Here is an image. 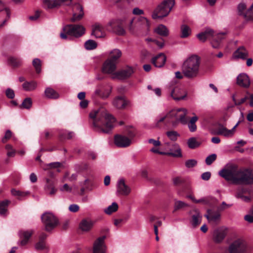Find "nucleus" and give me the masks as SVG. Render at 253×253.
<instances>
[{
  "label": "nucleus",
  "instance_id": "obj_3",
  "mask_svg": "<svg viewBox=\"0 0 253 253\" xmlns=\"http://www.w3.org/2000/svg\"><path fill=\"white\" fill-rule=\"evenodd\" d=\"M73 0H43L44 6L48 9L58 8L62 6L72 5L73 16L70 19L72 22L81 20L84 15L83 6L78 3L72 4Z\"/></svg>",
  "mask_w": 253,
  "mask_h": 253
},
{
  "label": "nucleus",
  "instance_id": "obj_43",
  "mask_svg": "<svg viewBox=\"0 0 253 253\" xmlns=\"http://www.w3.org/2000/svg\"><path fill=\"white\" fill-rule=\"evenodd\" d=\"M9 64L14 67H17L22 65V60L21 59L15 57H11L9 59Z\"/></svg>",
  "mask_w": 253,
  "mask_h": 253
},
{
  "label": "nucleus",
  "instance_id": "obj_29",
  "mask_svg": "<svg viewBox=\"0 0 253 253\" xmlns=\"http://www.w3.org/2000/svg\"><path fill=\"white\" fill-rule=\"evenodd\" d=\"M226 233L224 230L218 229L214 232L213 240L216 243L221 242L225 238Z\"/></svg>",
  "mask_w": 253,
  "mask_h": 253
},
{
  "label": "nucleus",
  "instance_id": "obj_34",
  "mask_svg": "<svg viewBox=\"0 0 253 253\" xmlns=\"http://www.w3.org/2000/svg\"><path fill=\"white\" fill-rule=\"evenodd\" d=\"M156 33L162 36H167L169 35V30L164 25H159L155 30Z\"/></svg>",
  "mask_w": 253,
  "mask_h": 253
},
{
  "label": "nucleus",
  "instance_id": "obj_58",
  "mask_svg": "<svg viewBox=\"0 0 253 253\" xmlns=\"http://www.w3.org/2000/svg\"><path fill=\"white\" fill-rule=\"evenodd\" d=\"M80 207L77 204H72L69 207V210L72 212H76L79 210Z\"/></svg>",
  "mask_w": 253,
  "mask_h": 253
},
{
  "label": "nucleus",
  "instance_id": "obj_21",
  "mask_svg": "<svg viewBox=\"0 0 253 253\" xmlns=\"http://www.w3.org/2000/svg\"><path fill=\"white\" fill-rule=\"evenodd\" d=\"M248 51L245 47L240 46L233 53L232 58L234 59H241L244 60L248 56Z\"/></svg>",
  "mask_w": 253,
  "mask_h": 253
},
{
  "label": "nucleus",
  "instance_id": "obj_52",
  "mask_svg": "<svg viewBox=\"0 0 253 253\" xmlns=\"http://www.w3.org/2000/svg\"><path fill=\"white\" fill-rule=\"evenodd\" d=\"M5 149L7 150V155L9 157H13L15 154V151L12 148V146L10 144H7L5 146Z\"/></svg>",
  "mask_w": 253,
  "mask_h": 253
},
{
  "label": "nucleus",
  "instance_id": "obj_46",
  "mask_svg": "<svg viewBox=\"0 0 253 253\" xmlns=\"http://www.w3.org/2000/svg\"><path fill=\"white\" fill-rule=\"evenodd\" d=\"M10 201L5 200L0 202V214L3 215L6 211V208Z\"/></svg>",
  "mask_w": 253,
  "mask_h": 253
},
{
  "label": "nucleus",
  "instance_id": "obj_50",
  "mask_svg": "<svg viewBox=\"0 0 253 253\" xmlns=\"http://www.w3.org/2000/svg\"><path fill=\"white\" fill-rule=\"evenodd\" d=\"M32 104V101L31 98H26L23 101L22 104H21V107H23V108L25 109H30Z\"/></svg>",
  "mask_w": 253,
  "mask_h": 253
},
{
  "label": "nucleus",
  "instance_id": "obj_17",
  "mask_svg": "<svg viewBox=\"0 0 253 253\" xmlns=\"http://www.w3.org/2000/svg\"><path fill=\"white\" fill-rule=\"evenodd\" d=\"M252 10H253V4L248 10L246 9V5L245 3H241L238 6V14L242 16L246 20H248L252 17L251 15Z\"/></svg>",
  "mask_w": 253,
  "mask_h": 253
},
{
  "label": "nucleus",
  "instance_id": "obj_9",
  "mask_svg": "<svg viewBox=\"0 0 253 253\" xmlns=\"http://www.w3.org/2000/svg\"><path fill=\"white\" fill-rule=\"evenodd\" d=\"M228 251L229 253H250L247 243L241 238L235 240L231 244Z\"/></svg>",
  "mask_w": 253,
  "mask_h": 253
},
{
  "label": "nucleus",
  "instance_id": "obj_5",
  "mask_svg": "<svg viewBox=\"0 0 253 253\" xmlns=\"http://www.w3.org/2000/svg\"><path fill=\"white\" fill-rule=\"evenodd\" d=\"M187 110L184 108H174L168 113L169 122L173 126H176L178 123L186 125L187 123V119L186 116Z\"/></svg>",
  "mask_w": 253,
  "mask_h": 253
},
{
  "label": "nucleus",
  "instance_id": "obj_40",
  "mask_svg": "<svg viewBox=\"0 0 253 253\" xmlns=\"http://www.w3.org/2000/svg\"><path fill=\"white\" fill-rule=\"evenodd\" d=\"M188 146L190 149H195L198 147L201 143L197 141L195 137H192L189 138L187 140Z\"/></svg>",
  "mask_w": 253,
  "mask_h": 253
},
{
  "label": "nucleus",
  "instance_id": "obj_11",
  "mask_svg": "<svg viewBox=\"0 0 253 253\" xmlns=\"http://www.w3.org/2000/svg\"><path fill=\"white\" fill-rule=\"evenodd\" d=\"M239 123L240 122H238L231 129H228L223 125H220L215 132H211V133L212 134L221 135L227 137H231L234 135L235 129Z\"/></svg>",
  "mask_w": 253,
  "mask_h": 253
},
{
  "label": "nucleus",
  "instance_id": "obj_7",
  "mask_svg": "<svg viewBox=\"0 0 253 253\" xmlns=\"http://www.w3.org/2000/svg\"><path fill=\"white\" fill-rule=\"evenodd\" d=\"M85 30L81 25L69 24L64 27L63 32L60 33V36L62 39H67V36L79 38L84 34Z\"/></svg>",
  "mask_w": 253,
  "mask_h": 253
},
{
  "label": "nucleus",
  "instance_id": "obj_6",
  "mask_svg": "<svg viewBox=\"0 0 253 253\" xmlns=\"http://www.w3.org/2000/svg\"><path fill=\"white\" fill-rule=\"evenodd\" d=\"M211 36L213 37V39L211 41L212 46L214 48H219L221 45V41L224 38V33L215 34L212 30L208 29L204 32L198 34L197 36L200 41L204 42Z\"/></svg>",
  "mask_w": 253,
  "mask_h": 253
},
{
  "label": "nucleus",
  "instance_id": "obj_4",
  "mask_svg": "<svg viewBox=\"0 0 253 253\" xmlns=\"http://www.w3.org/2000/svg\"><path fill=\"white\" fill-rule=\"evenodd\" d=\"M200 59L198 56L193 55L187 58L183 63L182 73L188 79L196 78L199 74Z\"/></svg>",
  "mask_w": 253,
  "mask_h": 253
},
{
  "label": "nucleus",
  "instance_id": "obj_14",
  "mask_svg": "<svg viewBox=\"0 0 253 253\" xmlns=\"http://www.w3.org/2000/svg\"><path fill=\"white\" fill-rule=\"evenodd\" d=\"M9 17V10L6 7L3 1L0 0V27L4 24Z\"/></svg>",
  "mask_w": 253,
  "mask_h": 253
},
{
  "label": "nucleus",
  "instance_id": "obj_13",
  "mask_svg": "<svg viewBox=\"0 0 253 253\" xmlns=\"http://www.w3.org/2000/svg\"><path fill=\"white\" fill-rule=\"evenodd\" d=\"M133 72V68L128 66L114 73L113 79L124 80L130 77Z\"/></svg>",
  "mask_w": 253,
  "mask_h": 253
},
{
  "label": "nucleus",
  "instance_id": "obj_38",
  "mask_svg": "<svg viewBox=\"0 0 253 253\" xmlns=\"http://www.w3.org/2000/svg\"><path fill=\"white\" fill-rule=\"evenodd\" d=\"M122 52L120 50L118 49H114L111 51L110 54V58L108 59H111L114 62H117V60L121 56Z\"/></svg>",
  "mask_w": 253,
  "mask_h": 253
},
{
  "label": "nucleus",
  "instance_id": "obj_51",
  "mask_svg": "<svg viewBox=\"0 0 253 253\" xmlns=\"http://www.w3.org/2000/svg\"><path fill=\"white\" fill-rule=\"evenodd\" d=\"M111 89L110 88H108L107 89V91L105 92V93H102V91L99 89H97L95 90V93L96 95L100 96L102 98H107L110 93Z\"/></svg>",
  "mask_w": 253,
  "mask_h": 253
},
{
  "label": "nucleus",
  "instance_id": "obj_22",
  "mask_svg": "<svg viewBox=\"0 0 253 253\" xmlns=\"http://www.w3.org/2000/svg\"><path fill=\"white\" fill-rule=\"evenodd\" d=\"M237 83L241 86L248 87L250 85L249 77L246 74L241 73L237 78Z\"/></svg>",
  "mask_w": 253,
  "mask_h": 253
},
{
  "label": "nucleus",
  "instance_id": "obj_12",
  "mask_svg": "<svg viewBox=\"0 0 253 253\" xmlns=\"http://www.w3.org/2000/svg\"><path fill=\"white\" fill-rule=\"evenodd\" d=\"M114 144L120 148H126L131 144V139L128 137L120 134H117L114 136Z\"/></svg>",
  "mask_w": 253,
  "mask_h": 253
},
{
  "label": "nucleus",
  "instance_id": "obj_10",
  "mask_svg": "<svg viewBox=\"0 0 253 253\" xmlns=\"http://www.w3.org/2000/svg\"><path fill=\"white\" fill-rule=\"evenodd\" d=\"M42 221L46 231H50L58 224L57 217L51 212H45L41 216Z\"/></svg>",
  "mask_w": 253,
  "mask_h": 253
},
{
  "label": "nucleus",
  "instance_id": "obj_57",
  "mask_svg": "<svg viewBox=\"0 0 253 253\" xmlns=\"http://www.w3.org/2000/svg\"><path fill=\"white\" fill-rule=\"evenodd\" d=\"M148 142L149 144H152L155 147H158L161 145V142L159 140H155L152 138L148 139Z\"/></svg>",
  "mask_w": 253,
  "mask_h": 253
},
{
  "label": "nucleus",
  "instance_id": "obj_2",
  "mask_svg": "<svg viewBox=\"0 0 253 253\" xmlns=\"http://www.w3.org/2000/svg\"><path fill=\"white\" fill-rule=\"evenodd\" d=\"M219 174L226 180L239 185L253 184V169H238L233 166L229 169H223L219 171Z\"/></svg>",
  "mask_w": 253,
  "mask_h": 253
},
{
  "label": "nucleus",
  "instance_id": "obj_36",
  "mask_svg": "<svg viewBox=\"0 0 253 253\" xmlns=\"http://www.w3.org/2000/svg\"><path fill=\"white\" fill-rule=\"evenodd\" d=\"M181 35L180 37L182 38H186L188 37L191 33V29L190 27L185 24L181 26Z\"/></svg>",
  "mask_w": 253,
  "mask_h": 253
},
{
  "label": "nucleus",
  "instance_id": "obj_54",
  "mask_svg": "<svg viewBox=\"0 0 253 253\" xmlns=\"http://www.w3.org/2000/svg\"><path fill=\"white\" fill-rule=\"evenodd\" d=\"M197 164V161L194 159H190L185 162V166L187 168H191L195 167Z\"/></svg>",
  "mask_w": 253,
  "mask_h": 253
},
{
  "label": "nucleus",
  "instance_id": "obj_42",
  "mask_svg": "<svg viewBox=\"0 0 253 253\" xmlns=\"http://www.w3.org/2000/svg\"><path fill=\"white\" fill-rule=\"evenodd\" d=\"M166 134L169 138L173 141H176L178 137L180 136L179 133L174 130L168 131L166 132Z\"/></svg>",
  "mask_w": 253,
  "mask_h": 253
},
{
  "label": "nucleus",
  "instance_id": "obj_39",
  "mask_svg": "<svg viewBox=\"0 0 253 253\" xmlns=\"http://www.w3.org/2000/svg\"><path fill=\"white\" fill-rule=\"evenodd\" d=\"M202 219V215L198 212L196 211L195 213L192 215V224L193 226L195 227L199 225Z\"/></svg>",
  "mask_w": 253,
  "mask_h": 253
},
{
  "label": "nucleus",
  "instance_id": "obj_19",
  "mask_svg": "<svg viewBox=\"0 0 253 253\" xmlns=\"http://www.w3.org/2000/svg\"><path fill=\"white\" fill-rule=\"evenodd\" d=\"M105 236H103L98 238L93 244V253H105V246L104 239Z\"/></svg>",
  "mask_w": 253,
  "mask_h": 253
},
{
  "label": "nucleus",
  "instance_id": "obj_15",
  "mask_svg": "<svg viewBox=\"0 0 253 253\" xmlns=\"http://www.w3.org/2000/svg\"><path fill=\"white\" fill-rule=\"evenodd\" d=\"M117 62H114L111 59H107L104 63L102 71L103 73L112 75L113 78V74L115 73L116 69Z\"/></svg>",
  "mask_w": 253,
  "mask_h": 253
},
{
  "label": "nucleus",
  "instance_id": "obj_25",
  "mask_svg": "<svg viewBox=\"0 0 253 253\" xmlns=\"http://www.w3.org/2000/svg\"><path fill=\"white\" fill-rule=\"evenodd\" d=\"M149 26L148 19L144 17H140L135 23V27L137 29H148Z\"/></svg>",
  "mask_w": 253,
  "mask_h": 253
},
{
  "label": "nucleus",
  "instance_id": "obj_30",
  "mask_svg": "<svg viewBox=\"0 0 253 253\" xmlns=\"http://www.w3.org/2000/svg\"><path fill=\"white\" fill-rule=\"evenodd\" d=\"M93 226V222L90 220L83 219L80 224V228L83 231H89Z\"/></svg>",
  "mask_w": 253,
  "mask_h": 253
},
{
  "label": "nucleus",
  "instance_id": "obj_27",
  "mask_svg": "<svg viewBox=\"0 0 253 253\" xmlns=\"http://www.w3.org/2000/svg\"><path fill=\"white\" fill-rule=\"evenodd\" d=\"M128 101L123 96H118L113 101V105L118 109H124L128 104Z\"/></svg>",
  "mask_w": 253,
  "mask_h": 253
},
{
  "label": "nucleus",
  "instance_id": "obj_35",
  "mask_svg": "<svg viewBox=\"0 0 253 253\" xmlns=\"http://www.w3.org/2000/svg\"><path fill=\"white\" fill-rule=\"evenodd\" d=\"M45 96L49 98L56 99L59 97V94L53 89L48 87L44 91Z\"/></svg>",
  "mask_w": 253,
  "mask_h": 253
},
{
  "label": "nucleus",
  "instance_id": "obj_64",
  "mask_svg": "<svg viewBox=\"0 0 253 253\" xmlns=\"http://www.w3.org/2000/svg\"><path fill=\"white\" fill-rule=\"evenodd\" d=\"M183 180L179 177L173 178V183L175 185H178L182 183Z\"/></svg>",
  "mask_w": 253,
  "mask_h": 253
},
{
  "label": "nucleus",
  "instance_id": "obj_44",
  "mask_svg": "<svg viewBox=\"0 0 253 253\" xmlns=\"http://www.w3.org/2000/svg\"><path fill=\"white\" fill-rule=\"evenodd\" d=\"M84 47L87 50H92L97 47V43L92 40H89L84 43Z\"/></svg>",
  "mask_w": 253,
  "mask_h": 253
},
{
  "label": "nucleus",
  "instance_id": "obj_8",
  "mask_svg": "<svg viewBox=\"0 0 253 253\" xmlns=\"http://www.w3.org/2000/svg\"><path fill=\"white\" fill-rule=\"evenodd\" d=\"M174 4V0H165L154 10L152 17L154 19L167 16Z\"/></svg>",
  "mask_w": 253,
  "mask_h": 253
},
{
  "label": "nucleus",
  "instance_id": "obj_59",
  "mask_svg": "<svg viewBox=\"0 0 253 253\" xmlns=\"http://www.w3.org/2000/svg\"><path fill=\"white\" fill-rule=\"evenodd\" d=\"M45 247V243L43 241H40L35 245V248L36 250H42Z\"/></svg>",
  "mask_w": 253,
  "mask_h": 253
},
{
  "label": "nucleus",
  "instance_id": "obj_49",
  "mask_svg": "<svg viewBox=\"0 0 253 253\" xmlns=\"http://www.w3.org/2000/svg\"><path fill=\"white\" fill-rule=\"evenodd\" d=\"M12 195L19 197H25L29 194V192H22L19 190H17L15 189H12L11 190Z\"/></svg>",
  "mask_w": 253,
  "mask_h": 253
},
{
  "label": "nucleus",
  "instance_id": "obj_45",
  "mask_svg": "<svg viewBox=\"0 0 253 253\" xmlns=\"http://www.w3.org/2000/svg\"><path fill=\"white\" fill-rule=\"evenodd\" d=\"M187 206L188 204L184 202L178 200H175L174 210L175 211L177 210H181Z\"/></svg>",
  "mask_w": 253,
  "mask_h": 253
},
{
  "label": "nucleus",
  "instance_id": "obj_26",
  "mask_svg": "<svg viewBox=\"0 0 253 253\" xmlns=\"http://www.w3.org/2000/svg\"><path fill=\"white\" fill-rule=\"evenodd\" d=\"M32 233L33 232L31 231H21L19 232L20 244L21 246H24L28 243Z\"/></svg>",
  "mask_w": 253,
  "mask_h": 253
},
{
  "label": "nucleus",
  "instance_id": "obj_23",
  "mask_svg": "<svg viewBox=\"0 0 253 253\" xmlns=\"http://www.w3.org/2000/svg\"><path fill=\"white\" fill-rule=\"evenodd\" d=\"M166 61V57L163 53H160L152 59V62L156 67H162Z\"/></svg>",
  "mask_w": 253,
  "mask_h": 253
},
{
  "label": "nucleus",
  "instance_id": "obj_16",
  "mask_svg": "<svg viewBox=\"0 0 253 253\" xmlns=\"http://www.w3.org/2000/svg\"><path fill=\"white\" fill-rule=\"evenodd\" d=\"M131 191V189L129 186L125 184L124 179H120L118 181L117 186V194L118 195H128Z\"/></svg>",
  "mask_w": 253,
  "mask_h": 253
},
{
  "label": "nucleus",
  "instance_id": "obj_33",
  "mask_svg": "<svg viewBox=\"0 0 253 253\" xmlns=\"http://www.w3.org/2000/svg\"><path fill=\"white\" fill-rule=\"evenodd\" d=\"M209 222L215 223L219 221L220 217V214L217 212H212L209 213L208 215H206Z\"/></svg>",
  "mask_w": 253,
  "mask_h": 253
},
{
  "label": "nucleus",
  "instance_id": "obj_56",
  "mask_svg": "<svg viewBox=\"0 0 253 253\" xmlns=\"http://www.w3.org/2000/svg\"><path fill=\"white\" fill-rule=\"evenodd\" d=\"M12 136V132L10 130H6L4 137L2 138V143H5L8 139H9Z\"/></svg>",
  "mask_w": 253,
  "mask_h": 253
},
{
  "label": "nucleus",
  "instance_id": "obj_60",
  "mask_svg": "<svg viewBox=\"0 0 253 253\" xmlns=\"http://www.w3.org/2000/svg\"><path fill=\"white\" fill-rule=\"evenodd\" d=\"M211 176V173L209 171L205 172L202 173L201 177L204 180H208Z\"/></svg>",
  "mask_w": 253,
  "mask_h": 253
},
{
  "label": "nucleus",
  "instance_id": "obj_24",
  "mask_svg": "<svg viewBox=\"0 0 253 253\" xmlns=\"http://www.w3.org/2000/svg\"><path fill=\"white\" fill-rule=\"evenodd\" d=\"M249 192L248 188L245 187H240L237 190L235 197L237 198H240L242 201L248 202L250 201V198L248 196H244V194Z\"/></svg>",
  "mask_w": 253,
  "mask_h": 253
},
{
  "label": "nucleus",
  "instance_id": "obj_18",
  "mask_svg": "<svg viewBox=\"0 0 253 253\" xmlns=\"http://www.w3.org/2000/svg\"><path fill=\"white\" fill-rule=\"evenodd\" d=\"M186 93L184 89L178 87H174L170 92V95L172 98L176 101L184 99L186 96Z\"/></svg>",
  "mask_w": 253,
  "mask_h": 253
},
{
  "label": "nucleus",
  "instance_id": "obj_31",
  "mask_svg": "<svg viewBox=\"0 0 253 253\" xmlns=\"http://www.w3.org/2000/svg\"><path fill=\"white\" fill-rule=\"evenodd\" d=\"M37 87L36 82L32 81L31 82H25L22 84V87L25 91H30L35 90Z\"/></svg>",
  "mask_w": 253,
  "mask_h": 253
},
{
  "label": "nucleus",
  "instance_id": "obj_37",
  "mask_svg": "<svg viewBox=\"0 0 253 253\" xmlns=\"http://www.w3.org/2000/svg\"><path fill=\"white\" fill-rule=\"evenodd\" d=\"M109 25L112 27V30L114 32L116 33L119 35H123L125 33V31L120 26H117L116 27V25L114 21H111L109 23Z\"/></svg>",
  "mask_w": 253,
  "mask_h": 253
},
{
  "label": "nucleus",
  "instance_id": "obj_63",
  "mask_svg": "<svg viewBox=\"0 0 253 253\" xmlns=\"http://www.w3.org/2000/svg\"><path fill=\"white\" fill-rule=\"evenodd\" d=\"M244 219L245 220L249 223L253 222V215L252 214H248L245 216Z\"/></svg>",
  "mask_w": 253,
  "mask_h": 253
},
{
  "label": "nucleus",
  "instance_id": "obj_48",
  "mask_svg": "<svg viewBox=\"0 0 253 253\" xmlns=\"http://www.w3.org/2000/svg\"><path fill=\"white\" fill-rule=\"evenodd\" d=\"M33 65L35 68L37 73H40L41 72V61L39 58H35L33 60L32 62Z\"/></svg>",
  "mask_w": 253,
  "mask_h": 253
},
{
  "label": "nucleus",
  "instance_id": "obj_61",
  "mask_svg": "<svg viewBox=\"0 0 253 253\" xmlns=\"http://www.w3.org/2000/svg\"><path fill=\"white\" fill-rule=\"evenodd\" d=\"M133 14L137 15H140L144 14L143 10L139 9L138 7L134 8L132 11Z\"/></svg>",
  "mask_w": 253,
  "mask_h": 253
},
{
  "label": "nucleus",
  "instance_id": "obj_47",
  "mask_svg": "<svg viewBox=\"0 0 253 253\" xmlns=\"http://www.w3.org/2000/svg\"><path fill=\"white\" fill-rule=\"evenodd\" d=\"M168 116V113L166 115L160 116L158 118L156 119L155 122V126L157 127H159L160 126V124L163 122L165 120L167 119L168 122H169V116Z\"/></svg>",
  "mask_w": 253,
  "mask_h": 253
},
{
  "label": "nucleus",
  "instance_id": "obj_1",
  "mask_svg": "<svg viewBox=\"0 0 253 253\" xmlns=\"http://www.w3.org/2000/svg\"><path fill=\"white\" fill-rule=\"evenodd\" d=\"M89 118L94 129L99 132L109 133L114 127L116 120L104 108L89 113Z\"/></svg>",
  "mask_w": 253,
  "mask_h": 253
},
{
  "label": "nucleus",
  "instance_id": "obj_28",
  "mask_svg": "<svg viewBox=\"0 0 253 253\" xmlns=\"http://www.w3.org/2000/svg\"><path fill=\"white\" fill-rule=\"evenodd\" d=\"M167 154L173 157H182L181 149L178 144L174 143L172 146L170 152L167 153Z\"/></svg>",
  "mask_w": 253,
  "mask_h": 253
},
{
  "label": "nucleus",
  "instance_id": "obj_32",
  "mask_svg": "<svg viewBox=\"0 0 253 253\" xmlns=\"http://www.w3.org/2000/svg\"><path fill=\"white\" fill-rule=\"evenodd\" d=\"M198 117L195 116L190 119L189 122H187L186 124L188 125V127L190 131L193 132L196 131L197 127L196 125V122L198 121Z\"/></svg>",
  "mask_w": 253,
  "mask_h": 253
},
{
  "label": "nucleus",
  "instance_id": "obj_55",
  "mask_svg": "<svg viewBox=\"0 0 253 253\" xmlns=\"http://www.w3.org/2000/svg\"><path fill=\"white\" fill-rule=\"evenodd\" d=\"M5 95L7 98L9 99H13L15 97V93L13 90L8 88L5 91Z\"/></svg>",
  "mask_w": 253,
  "mask_h": 253
},
{
  "label": "nucleus",
  "instance_id": "obj_53",
  "mask_svg": "<svg viewBox=\"0 0 253 253\" xmlns=\"http://www.w3.org/2000/svg\"><path fill=\"white\" fill-rule=\"evenodd\" d=\"M216 159V155L215 154L208 156L206 159V163L207 165H211Z\"/></svg>",
  "mask_w": 253,
  "mask_h": 253
},
{
  "label": "nucleus",
  "instance_id": "obj_41",
  "mask_svg": "<svg viewBox=\"0 0 253 253\" xmlns=\"http://www.w3.org/2000/svg\"><path fill=\"white\" fill-rule=\"evenodd\" d=\"M118 209V205L116 202H113L111 205L104 210V212L107 214H111L116 211Z\"/></svg>",
  "mask_w": 253,
  "mask_h": 253
},
{
  "label": "nucleus",
  "instance_id": "obj_62",
  "mask_svg": "<svg viewBox=\"0 0 253 253\" xmlns=\"http://www.w3.org/2000/svg\"><path fill=\"white\" fill-rule=\"evenodd\" d=\"M61 191L71 192L72 191V188L70 187L67 184H65L60 188Z\"/></svg>",
  "mask_w": 253,
  "mask_h": 253
},
{
  "label": "nucleus",
  "instance_id": "obj_20",
  "mask_svg": "<svg viewBox=\"0 0 253 253\" xmlns=\"http://www.w3.org/2000/svg\"><path fill=\"white\" fill-rule=\"evenodd\" d=\"M91 35L96 38L104 37L105 36V31L103 25L99 23H95L93 25Z\"/></svg>",
  "mask_w": 253,
  "mask_h": 253
}]
</instances>
